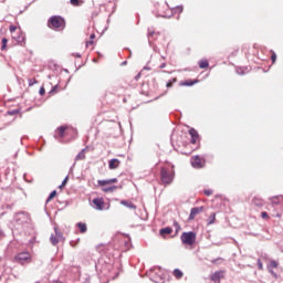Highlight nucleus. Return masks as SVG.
<instances>
[{"label": "nucleus", "instance_id": "nucleus-12", "mask_svg": "<svg viewBox=\"0 0 283 283\" xmlns=\"http://www.w3.org/2000/svg\"><path fill=\"white\" fill-rule=\"evenodd\" d=\"M189 135L191 136L190 143L192 145H196V143H198V138H200V135L198 134V130H196L195 128H190L189 129Z\"/></svg>", "mask_w": 283, "mask_h": 283}, {"label": "nucleus", "instance_id": "nucleus-6", "mask_svg": "<svg viewBox=\"0 0 283 283\" xmlns=\"http://www.w3.org/2000/svg\"><path fill=\"white\" fill-rule=\"evenodd\" d=\"M158 34L159 33H156L154 30H151V28H148V33H147L148 43H149V46L155 50V52H157V46L154 45V41L158 39Z\"/></svg>", "mask_w": 283, "mask_h": 283}, {"label": "nucleus", "instance_id": "nucleus-25", "mask_svg": "<svg viewBox=\"0 0 283 283\" xmlns=\"http://www.w3.org/2000/svg\"><path fill=\"white\" fill-rule=\"evenodd\" d=\"M98 187H106V185H112L109 179H99L97 180Z\"/></svg>", "mask_w": 283, "mask_h": 283}, {"label": "nucleus", "instance_id": "nucleus-19", "mask_svg": "<svg viewBox=\"0 0 283 283\" xmlns=\"http://www.w3.org/2000/svg\"><path fill=\"white\" fill-rule=\"evenodd\" d=\"M252 205H254V207H264V200H262L261 198L254 197L252 200Z\"/></svg>", "mask_w": 283, "mask_h": 283}, {"label": "nucleus", "instance_id": "nucleus-30", "mask_svg": "<svg viewBox=\"0 0 283 283\" xmlns=\"http://www.w3.org/2000/svg\"><path fill=\"white\" fill-rule=\"evenodd\" d=\"M50 242H51V244H53V247H56V244H59L60 240L54 234H51Z\"/></svg>", "mask_w": 283, "mask_h": 283}, {"label": "nucleus", "instance_id": "nucleus-42", "mask_svg": "<svg viewBox=\"0 0 283 283\" xmlns=\"http://www.w3.org/2000/svg\"><path fill=\"white\" fill-rule=\"evenodd\" d=\"M32 85H36V80L35 78H29V87H32Z\"/></svg>", "mask_w": 283, "mask_h": 283}, {"label": "nucleus", "instance_id": "nucleus-55", "mask_svg": "<svg viewBox=\"0 0 283 283\" xmlns=\"http://www.w3.org/2000/svg\"><path fill=\"white\" fill-rule=\"evenodd\" d=\"M75 56H76L77 59H81V53H75Z\"/></svg>", "mask_w": 283, "mask_h": 283}, {"label": "nucleus", "instance_id": "nucleus-62", "mask_svg": "<svg viewBox=\"0 0 283 283\" xmlns=\"http://www.w3.org/2000/svg\"><path fill=\"white\" fill-rule=\"evenodd\" d=\"M276 217H277V218H281V216H280V214H276Z\"/></svg>", "mask_w": 283, "mask_h": 283}, {"label": "nucleus", "instance_id": "nucleus-29", "mask_svg": "<svg viewBox=\"0 0 283 283\" xmlns=\"http://www.w3.org/2000/svg\"><path fill=\"white\" fill-rule=\"evenodd\" d=\"M199 67L200 70H207V67H209V61H199Z\"/></svg>", "mask_w": 283, "mask_h": 283}, {"label": "nucleus", "instance_id": "nucleus-36", "mask_svg": "<svg viewBox=\"0 0 283 283\" xmlns=\"http://www.w3.org/2000/svg\"><path fill=\"white\" fill-rule=\"evenodd\" d=\"M235 72H237V74H240L241 76H244V74H245L244 67H242V66H238L235 69Z\"/></svg>", "mask_w": 283, "mask_h": 283}, {"label": "nucleus", "instance_id": "nucleus-31", "mask_svg": "<svg viewBox=\"0 0 283 283\" xmlns=\"http://www.w3.org/2000/svg\"><path fill=\"white\" fill-rule=\"evenodd\" d=\"M54 232H55V238H57L59 240H63V232L59 230V228H54Z\"/></svg>", "mask_w": 283, "mask_h": 283}, {"label": "nucleus", "instance_id": "nucleus-21", "mask_svg": "<svg viewBox=\"0 0 283 283\" xmlns=\"http://www.w3.org/2000/svg\"><path fill=\"white\" fill-rule=\"evenodd\" d=\"M77 229H80V233H87V224L83 222L76 223Z\"/></svg>", "mask_w": 283, "mask_h": 283}, {"label": "nucleus", "instance_id": "nucleus-56", "mask_svg": "<svg viewBox=\"0 0 283 283\" xmlns=\"http://www.w3.org/2000/svg\"><path fill=\"white\" fill-rule=\"evenodd\" d=\"M122 66L127 65V61L120 63Z\"/></svg>", "mask_w": 283, "mask_h": 283}, {"label": "nucleus", "instance_id": "nucleus-59", "mask_svg": "<svg viewBox=\"0 0 283 283\" xmlns=\"http://www.w3.org/2000/svg\"><path fill=\"white\" fill-rule=\"evenodd\" d=\"M144 70H151L150 67L145 66Z\"/></svg>", "mask_w": 283, "mask_h": 283}, {"label": "nucleus", "instance_id": "nucleus-20", "mask_svg": "<svg viewBox=\"0 0 283 283\" xmlns=\"http://www.w3.org/2000/svg\"><path fill=\"white\" fill-rule=\"evenodd\" d=\"M120 205H123V207H127V209H136V205L129 200H122Z\"/></svg>", "mask_w": 283, "mask_h": 283}, {"label": "nucleus", "instance_id": "nucleus-11", "mask_svg": "<svg viewBox=\"0 0 283 283\" xmlns=\"http://www.w3.org/2000/svg\"><path fill=\"white\" fill-rule=\"evenodd\" d=\"M203 210H205V207L191 208L190 214H189V220H193V218H196L198 216V213H202Z\"/></svg>", "mask_w": 283, "mask_h": 283}, {"label": "nucleus", "instance_id": "nucleus-16", "mask_svg": "<svg viewBox=\"0 0 283 283\" xmlns=\"http://www.w3.org/2000/svg\"><path fill=\"white\" fill-rule=\"evenodd\" d=\"M102 191H104V193H114V191H116V189H118V186H109V187H105L102 186Z\"/></svg>", "mask_w": 283, "mask_h": 283}, {"label": "nucleus", "instance_id": "nucleus-53", "mask_svg": "<svg viewBox=\"0 0 283 283\" xmlns=\"http://www.w3.org/2000/svg\"><path fill=\"white\" fill-rule=\"evenodd\" d=\"M140 78V73H138L136 76H135V81H138Z\"/></svg>", "mask_w": 283, "mask_h": 283}, {"label": "nucleus", "instance_id": "nucleus-57", "mask_svg": "<svg viewBox=\"0 0 283 283\" xmlns=\"http://www.w3.org/2000/svg\"><path fill=\"white\" fill-rule=\"evenodd\" d=\"M0 235H3V230L0 228Z\"/></svg>", "mask_w": 283, "mask_h": 283}, {"label": "nucleus", "instance_id": "nucleus-41", "mask_svg": "<svg viewBox=\"0 0 283 283\" xmlns=\"http://www.w3.org/2000/svg\"><path fill=\"white\" fill-rule=\"evenodd\" d=\"M203 193H205V196H213V190L206 189V190H203Z\"/></svg>", "mask_w": 283, "mask_h": 283}, {"label": "nucleus", "instance_id": "nucleus-26", "mask_svg": "<svg viewBox=\"0 0 283 283\" xmlns=\"http://www.w3.org/2000/svg\"><path fill=\"white\" fill-rule=\"evenodd\" d=\"M75 160H85V149H82L75 157Z\"/></svg>", "mask_w": 283, "mask_h": 283}, {"label": "nucleus", "instance_id": "nucleus-18", "mask_svg": "<svg viewBox=\"0 0 283 283\" xmlns=\"http://www.w3.org/2000/svg\"><path fill=\"white\" fill-rule=\"evenodd\" d=\"M172 231L174 229H171L170 227L161 228L159 230V235H169Z\"/></svg>", "mask_w": 283, "mask_h": 283}, {"label": "nucleus", "instance_id": "nucleus-48", "mask_svg": "<svg viewBox=\"0 0 283 283\" xmlns=\"http://www.w3.org/2000/svg\"><path fill=\"white\" fill-rule=\"evenodd\" d=\"M67 180H70V178L66 176V177L63 179V181H62V186L67 185Z\"/></svg>", "mask_w": 283, "mask_h": 283}, {"label": "nucleus", "instance_id": "nucleus-54", "mask_svg": "<svg viewBox=\"0 0 283 283\" xmlns=\"http://www.w3.org/2000/svg\"><path fill=\"white\" fill-rule=\"evenodd\" d=\"M155 8H157L158 10V8H160V3L159 2L155 3Z\"/></svg>", "mask_w": 283, "mask_h": 283}, {"label": "nucleus", "instance_id": "nucleus-58", "mask_svg": "<svg viewBox=\"0 0 283 283\" xmlns=\"http://www.w3.org/2000/svg\"><path fill=\"white\" fill-rule=\"evenodd\" d=\"M59 187H60V189H63V187H65V186H63V184H61Z\"/></svg>", "mask_w": 283, "mask_h": 283}, {"label": "nucleus", "instance_id": "nucleus-38", "mask_svg": "<svg viewBox=\"0 0 283 283\" xmlns=\"http://www.w3.org/2000/svg\"><path fill=\"white\" fill-rule=\"evenodd\" d=\"M70 3H71V6L77 7V6H81V3H83V1H81V0H70Z\"/></svg>", "mask_w": 283, "mask_h": 283}, {"label": "nucleus", "instance_id": "nucleus-35", "mask_svg": "<svg viewBox=\"0 0 283 283\" xmlns=\"http://www.w3.org/2000/svg\"><path fill=\"white\" fill-rule=\"evenodd\" d=\"M8 48V38H2V44H1V50H6Z\"/></svg>", "mask_w": 283, "mask_h": 283}, {"label": "nucleus", "instance_id": "nucleus-46", "mask_svg": "<svg viewBox=\"0 0 283 283\" xmlns=\"http://www.w3.org/2000/svg\"><path fill=\"white\" fill-rule=\"evenodd\" d=\"M56 90H59V85H55L52 90H51V94H56Z\"/></svg>", "mask_w": 283, "mask_h": 283}, {"label": "nucleus", "instance_id": "nucleus-51", "mask_svg": "<svg viewBox=\"0 0 283 283\" xmlns=\"http://www.w3.org/2000/svg\"><path fill=\"white\" fill-rule=\"evenodd\" d=\"M271 275H273L274 277H277V274L273 271V269L269 270Z\"/></svg>", "mask_w": 283, "mask_h": 283}, {"label": "nucleus", "instance_id": "nucleus-40", "mask_svg": "<svg viewBox=\"0 0 283 283\" xmlns=\"http://www.w3.org/2000/svg\"><path fill=\"white\" fill-rule=\"evenodd\" d=\"M272 55H271V61L272 63H275V61H277V54L274 53V51H271Z\"/></svg>", "mask_w": 283, "mask_h": 283}, {"label": "nucleus", "instance_id": "nucleus-10", "mask_svg": "<svg viewBox=\"0 0 283 283\" xmlns=\"http://www.w3.org/2000/svg\"><path fill=\"white\" fill-rule=\"evenodd\" d=\"M66 129H67V127H65V126L57 127V129L55 130V134H54V138L56 140H61V138H63L65 136Z\"/></svg>", "mask_w": 283, "mask_h": 283}, {"label": "nucleus", "instance_id": "nucleus-9", "mask_svg": "<svg viewBox=\"0 0 283 283\" xmlns=\"http://www.w3.org/2000/svg\"><path fill=\"white\" fill-rule=\"evenodd\" d=\"M93 205H95V209L97 211H104L105 210V200L103 198H94Z\"/></svg>", "mask_w": 283, "mask_h": 283}, {"label": "nucleus", "instance_id": "nucleus-4", "mask_svg": "<svg viewBox=\"0 0 283 283\" xmlns=\"http://www.w3.org/2000/svg\"><path fill=\"white\" fill-rule=\"evenodd\" d=\"M13 220L15 224H28V222H30V214L25 211H20L14 214Z\"/></svg>", "mask_w": 283, "mask_h": 283}, {"label": "nucleus", "instance_id": "nucleus-22", "mask_svg": "<svg viewBox=\"0 0 283 283\" xmlns=\"http://www.w3.org/2000/svg\"><path fill=\"white\" fill-rule=\"evenodd\" d=\"M14 39H15V41H17V43H18L19 45H25V35L20 34V35H18V36L14 38Z\"/></svg>", "mask_w": 283, "mask_h": 283}, {"label": "nucleus", "instance_id": "nucleus-45", "mask_svg": "<svg viewBox=\"0 0 283 283\" xmlns=\"http://www.w3.org/2000/svg\"><path fill=\"white\" fill-rule=\"evenodd\" d=\"M174 227L176 228V231H180V224L178 221H174Z\"/></svg>", "mask_w": 283, "mask_h": 283}, {"label": "nucleus", "instance_id": "nucleus-47", "mask_svg": "<svg viewBox=\"0 0 283 283\" xmlns=\"http://www.w3.org/2000/svg\"><path fill=\"white\" fill-rule=\"evenodd\" d=\"M109 182H111V185H114V184L118 182V179L117 178H112V179H109Z\"/></svg>", "mask_w": 283, "mask_h": 283}, {"label": "nucleus", "instance_id": "nucleus-15", "mask_svg": "<svg viewBox=\"0 0 283 283\" xmlns=\"http://www.w3.org/2000/svg\"><path fill=\"white\" fill-rule=\"evenodd\" d=\"M120 165V160L113 158L108 161V168L109 169H118V166Z\"/></svg>", "mask_w": 283, "mask_h": 283}, {"label": "nucleus", "instance_id": "nucleus-34", "mask_svg": "<svg viewBox=\"0 0 283 283\" xmlns=\"http://www.w3.org/2000/svg\"><path fill=\"white\" fill-rule=\"evenodd\" d=\"M54 198H56V190L51 191L46 199V202H50V200H54Z\"/></svg>", "mask_w": 283, "mask_h": 283}, {"label": "nucleus", "instance_id": "nucleus-14", "mask_svg": "<svg viewBox=\"0 0 283 283\" xmlns=\"http://www.w3.org/2000/svg\"><path fill=\"white\" fill-rule=\"evenodd\" d=\"M196 83H198V80H186L181 81L179 85L180 87H192V85H196Z\"/></svg>", "mask_w": 283, "mask_h": 283}, {"label": "nucleus", "instance_id": "nucleus-37", "mask_svg": "<svg viewBox=\"0 0 283 283\" xmlns=\"http://www.w3.org/2000/svg\"><path fill=\"white\" fill-rule=\"evenodd\" d=\"M90 39H91V41L86 42V45H93L94 44V39H96V34L92 33L90 35Z\"/></svg>", "mask_w": 283, "mask_h": 283}, {"label": "nucleus", "instance_id": "nucleus-13", "mask_svg": "<svg viewBox=\"0 0 283 283\" xmlns=\"http://www.w3.org/2000/svg\"><path fill=\"white\" fill-rule=\"evenodd\" d=\"M224 277V272L223 271H217L211 275V281L212 282H220Z\"/></svg>", "mask_w": 283, "mask_h": 283}, {"label": "nucleus", "instance_id": "nucleus-60", "mask_svg": "<svg viewBox=\"0 0 283 283\" xmlns=\"http://www.w3.org/2000/svg\"><path fill=\"white\" fill-rule=\"evenodd\" d=\"M0 266H3V262L0 260Z\"/></svg>", "mask_w": 283, "mask_h": 283}, {"label": "nucleus", "instance_id": "nucleus-28", "mask_svg": "<svg viewBox=\"0 0 283 283\" xmlns=\"http://www.w3.org/2000/svg\"><path fill=\"white\" fill-rule=\"evenodd\" d=\"M171 11L174 12V14H182L184 11V7L182 6H177L175 8L171 9Z\"/></svg>", "mask_w": 283, "mask_h": 283}, {"label": "nucleus", "instance_id": "nucleus-3", "mask_svg": "<svg viewBox=\"0 0 283 283\" xmlns=\"http://www.w3.org/2000/svg\"><path fill=\"white\" fill-rule=\"evenodd\" d=\"M180 240L182 244H186L188 247H193V244H196L197 234L193 231L182 232L180 235Z\"/></svg>", "mask_w": 283, "mask_h": 283}, {"label": "nucleus", "instance_id": "nucleus-43", "mask_svg": "<svg viewBox=\"0 0 283 283\" xmlns=\"http://www.w3.org/2000/svg\"><path fill=\"white\" fill-rule=\"evenodd\" d=\"M40 96H44L45 95V87L41 86L40 91H39Z\"/></svg>", "mask_w": 283, "mask_h": 283}, {"label": "nucleus", "instance_id": "nucleus-50", "mask_svg": "<svg viewBox=\"0 0 283 283\" xmlns=\"http://www.w3.org/2000/svg\"><path fill=\"white\" fill-rule=\"evenodd\" d=\"M220 261H222V258L214 259V260L212 261V264H218V262H220Z\"/></svg>", "mask_w": 283, "mask_h": 283}, {"label": "nucleus", "instance_id": "nucleus-52", "mask_svg": "<svg viewBox=\"0 0 283 283\" xmlns=\"http://www.w3.org/2000/svg\"><path fill=\"white\" fill-rule=\"evenodd\" d=\"M159 67L160 70H165V67H167V63H161Z\"/></svg>", "mask_w": 283, "mask_h": 283}, {"label": "nucleus", "instance_id": "nucleus-2", "mask_svg": "<svg viewBox=\"0 0 283 283\" xmlns=\"http://www.w3.org/2000/svg\"><path fill=\"white\" fill-rule=\"evenodd\" d=\"M49 28H53V30H63L65 28V19L60 15H52L49 19Z\"/></svg>", "mask_w": 283, "mask_h": 283}, {"label": "nucleus", "instance_id": "nucleus-44", "mask_svg": "<svg viewBox=\"0 0 283 283\" xmlns=\"http://www.w3.org/2000/svg\"><path fill=\"white\" fill-rule=\"evenodd\" d=\"M9 31H10V32H17V27H15L14 24H11V25L9 27Z\"/></svg>", "mask_w": 283, "mask_h": 283}, {"label": "nucleus", "instance_id": "nucleus-24", "mask_svg": "<svg viewBox=\"0 0 283 283\" xmlns=\"http://www.w3.org/2000/svg\"><path fill=\"white\" fill-rule=\"evenodd\" d=\"M174 83H178V78L177 77H172L171 80H169L167 83H166V87L168 90H171V87H174Z\"/></svg>", "mask_w": 283, "mask_h": 283}, {"label": "nucleus", "instance_id": "nucleus-49", "mask_svg": "<svg viewBox=\"0 0 283 283\" xmlns=\"http://www.w3.org/2000/svg\"><path fill=\"white\" fill-rule=\"evenodd\" d=\"M261 218H269V213L265 211L261 212Z\"/></svg>", "mask_w": 283, "mask_h": 283}, {"label": "nucleus", "instance_id": "nucleus-17", "mask_svg": "<svg viewBox=\"0 0 283 283\" xmlns=\"http://www.w3.org/2000/svg\"><path fill=\"white\" fill-rule=\"evenodd\" d=\"M270 201L272 202V205H280V202H283V196H275V197H271Z\"/></svg>", "mask_w": 283, "mask_h": 283}, {"label": "nucleus", "instance_id": "nucleus-8", "mask_svg": "<svg viewBox=\"0 0 283 283\" xmlns=\"http://www.w3.org/2000/svg\"><path fill=\"white\" fill-rule=\"evenodd\" d=\"M30 259L31 255L29 254V252H20L14 258L15 262H18L19 264H23L24 262H28V260Z\"/></svg>", "mask_w": 283, "mask_h": 283}, {"label": "nucleus", "instance_id": "nucleus-32", "mask_svg": "<svg viewBox=\"0 0 283 283\" xmlns=\"http://www.w3.org/2000/svg\"><path fill=\"white\" fill-rule=\"evenodd\" d=\"M20 112L21 109L15 108V109L8 111L7 114L8 116H17V114H19Z\"/></svg>", "mask_w": 283, "mask_h": 283}, {"label": "nucleus", "instance_id": "nucleus-27", "mask_svg": "<svg viewBox=\"0 0 283 283\" xmlns=\"http://www.w3.org/2000/svg\"><path fill=\"white\" fill-rule=\"evenodd\" d=\"M172 275H175L177 280H181L184 273L180 271V269H175Z\"/></svg>", "mask_w": 283, "mask_h": 283}, {"label": "nucleus", "instance_id": "nucleus-7", "mask_svg": "<svg viewBox=\"0 0 283 283\" xmlns=\"http://www.w3.org/2000/svg\"><path fill=\"white\" fill-rule=\"evenodd\" d=\"M190 163L193 169H202V167H205L202 159L198 155L191 157Z\"/></svg>", "mask_w": 283, "mask_h": 283}, {"label": "nucleus", "instance_id": "nucleus-61", "mask_svg": "<svg viewBox=\"0 0 283 283\" xmlns=\"http://www.w3.org/2000/svg\"><path fill=\"white\" fill-rule=\"evenodd\" d=\"M165 6H167V8H169V4L167 3V1L165 2Z\"/></svg>", "mask_w": 283, "mask_h": 283}, {"label": "nucleus", "instance_id": "nucleus-1", "mask_svg": "<svg viewBox=\"0 0 283 283\" xmlns=\"http://www.w3.org/2000/svg\"><path fill=\"white\" fill-rule=\"evenodd\" d=\"M150 280L154 283H166L169 282V274L163 273L160 268H154L150 270Z\"/></svg>", "mask_w": 283, "mask_h": 283}, {"label": "nucleus", "instance_id": "nucleus-33", "mask_svg": "<svg viewBox=\"0 0 283 283\" xmlns=\"http://www.w3.org/2000/svg\"><path fill=\"white\" fill-rule=\"evenodd\" d=\"M216 222V212L211 213L208 219V224H214Z\"/></svg>", "mask_w": 283, "mask_h": 283}, {"label": "nucleus", "instance_id": "nucleus-5", "mask_svg": "<svg viewBox=\"0 0 283 283\" xmlns=\"http://www.w3.org/2000/svg\"><path fill=\"white\" fill-rule=\"evenodd\" d=\"M160 178L164 185H171L174 182V174L169 172L166 168H161Z\"/></svg>", "mask_w": 283, "mask_h": 283}, {"label": "nucleus", "instance_id": "nucleus-23", "mask_svg": "<svg viewBox=\"0 0 283 283\" xmlns=\"http://www.w3.org/2000/svg\"><path fill=\"white\" fill-rule=\"evenodd\" d=\"M280 265V263H277V261L275 260H271L268 264V271H271V269H277V266Z\"/></svg>", "mask_w": 283, "mask_h": 283}, {"label": "nucleus", "instance_id": "nucleus-39", "mask_svg": "<svg viewBox=\"0 0 283 283\" xmlns=\"http://www.w3.org/2000/svg\"><path fill=\"white\" fill-rule=\"evenodd\" d=\"M256 266H258L259 271H262L264 269V265L262 264V260L258 259Z\"/></svg>", "mask_w": 283, "mask_h": 283}]
</instances>
